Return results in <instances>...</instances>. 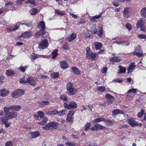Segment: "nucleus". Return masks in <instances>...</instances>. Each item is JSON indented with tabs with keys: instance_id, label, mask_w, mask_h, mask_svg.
Here are the masks:
<instances>
[{
	"instance_id": "50",
	"label": "nucleus",
	"mask_w": 146,
	"mask_h": 146,
	"mask_svg": "<svg viewBox=\"0 0 146 146\" xmlns=\"http://www.w3.org/2000/svg\"><path fill=\"white\" fill-rule=\"evenodd\" d=\"M25 78H21L20 80V82L21 84L28 83V81H27V78L25 80L24 79Z\"/></svg>"
},
{
	"instance_id": "23",
	"label": "nucleus",
	"mask_w": 146,
	"mask_h": 146,
	"mask_svg": "<svg viewBox=\"0 0 146 146\" xmlns=\"http://www.w3.org/2000/svg\"><path fill=\"white\" fill-rule=\"evenodd\" d=\"M9 93L8 91L4 89L0 90V95L3 97L5 96Z\"/></svg>"
},
{
	"instance_id": "53",
	"label": "nucleus",
	"mask_w": 146,
	"mask_h": 146,
	"mask_svg": "<svg viewBox=\"0 0 146 146\" xmlns=\"http://www.w3.org/2000/svg\"><path fill=\"white\" fill-rule=\"evenodd\" d=\"M9 119V118H8L7 116V117H3L2 119V121L4 123H5L7 122Z\"/></svg>"
},
{
	"instance_id": "6",
	"label": "nucleus",
	"mask_w": 146,
	"mask_h": 146,
	"mask_svg": "<svg viewBox=\"0 0 146 146\" xmlns=\"http://www.w3.org/2000/svg\"><path fill=\"white\" fill-rule=\"evenodd\" d=\"M106 127L99 124H95L92 127L90 128V130L92 131H97L98 129L104 130L105 129Z\"/></svg>"
},
{
	"instance_id": "33",
	"label": "nucleus",
	"mask_w": 146,
	"mask_h": 146,
	"mask_svg": "<svg viewBox=\"0 0 146 146\" xmlns=\"http://www.w3.org/2000/svg\"><path fill=\"white\" fill-rule=\"evenodd\" d=\"M38 12V10L36 8H33L30 10V13L32 15H35Z\"/></svg>"
},
{
	"instance_id": "38",
	"label": "nucleus",
	"mask_w": 146,
	"mask_h": 146,
	"mask_svg": "<svg viewBox=\"0 0 146 146\" xmlns=\"http://www.w3.org/2000/svg\"><path fill=\"white\" fill-rule=\"evenodd\" d=\"M119 73H122L125 72L126 68H125L121 66H119Z\"/></svg>"
},
{
	"instance_id": "8",
	"label": "nucleus",
	"mask_w": 146,
	"mask_h": 146,
	"mask_svg": "<svg viewBox=\"0 0 146 146\" xmlns=\"http://www.w3.org/2000/svg\"><path fill=\"white\" fill-rule=\"evenodd\" d=\"M27 81L28 83L32 86H34L36 84V79L35 78L32 77H29L27 78Z\"/></svg>"
},
{
	"instance_id": "13",
	"label": "nucleus",
	"mask_w": 146,
	"mask_h": 146,
	"mask_svg": "<svg viewBox=\"0 0 146 146\" xmlns=\"http://www.w3.org/2000/svg\"><path fill=\"white\" fill-rule=\"evenodd\" d=\"M130 9V8L129 7H126L124 9L123 11V15L125 17L127 18L129 17V11Z\"/></svg>"
},
{
	"instance_id": "52",
	"label": "nucleus",
	"mask_w": 146,
	"mask_h": 146,
	"mask_svg": "<svg viewBox=\"0 0 146 146\" xmlns=\"http://www.w3.org/2000/svg\"><path fill=\"white\" fill-rule=\"evenodd\" d=\"M60 98L61 100H63L64 101H67V99L66 96L64 95H61Z\"/></svg>"
},
{
	"instance_id": "57",
	"label": "nucleus",
	"mask_w": 146,
	"mask_h": 146,
	"mask_svg": "<svg viewBox=\"0 0 146 146\" xmlns=\"http://www.w3.org/2000/svg\"><path fill=\"white\" fill-rule=\"evenodd\" d=\"M129 44V43L127 41L122 42L121 45L122 46H127Z\"/></svg>"
},
{
	"instance_id": "22",
	"label": "nucleus",
	"mask_w": 146,
	"mask_h": 146,
	"mask_svg": "<svg viewBox=\"0 0 146 146\" xmlns=\"http://www.w3.org/2000/svg\"><path fill=\"white\" fill-rule=\"evenodd\" d=\"M94 44L96 49L97 50H100L102 46V44L101 43L97 42H95L94 43Z\"/></svg>"
},
{
	"instance_id": "59",
	"label": "nucleus",
	"mask_w": 146,
	"mask_h": 146,
	"mask_svg": "<svg viewBox=\"0 0 146 146\" xmlns=\"http://www.w3.org/2000/svg\"><path fill=\"white\" fill-rule=\"evenodd\" d=\"M69 46L66 43L63 46V48L64 49H67L69 48Z\"/></svg>"
},
{
	"instance_id": "39",
	"label": "nucleus",
	"mask_w": 146,
	"mask_h": 146,
	"mask_svg": "<svg viewBox=\"0 0 146 146\" xmlns=\"http://www.w3.org/2000/svg\"><path fill=\"white\" fill-rule=\"evenodd\" d=\"M14 74V72L11 70H7L6 71V74L8 76H11Z\"/></svg>"
},
{
	"instance_id": "58",
	"label": "nucleus",
	"mask_w": 146,
	"mask_h": 146,
	"mask_svg": "<svg viewBox=\"0 0 146 146\" xmlns=\"http://www.w3.org/2000/svg\"><path fill=\"white\" fill-rule=\"evenodd\" d=\"M50 115H55L58 114V111L57 110H55L53 111H51Z\"/></svg>"
},
{
	"instance_id": "31",
	"label": "nucleus",
	"mask_w": 146,
	"mask_h": 146,
	"mask_svg": "<svg viewBox=\"0 0 146 146\" xmlns=\"http://www.w3.org/2000/svg\"><path fill=\"white\" fill-rule=\"evenodd\" d=\"M105 121V119L103 117L98 118L94 119L93 121V122L94 123H98L101 121Z\"/></svg>"
},
{
	"instance_id": "4",
	"label": "nucleus",
	"mask_w": 146,
	"mask_h": 146,
	"mask_svg": "<svg viewBox=\"0 0 146 146\" xmlns=\"http://www.w3.org/2000/svg\"><path fill=\"white\" fill-rule=\"evenodd\" d=\"M127 121L132 127H135L137 126H140L142 125V123H139L135 121L134 118L132 117L129 118L127 119Z\"/></svg>"
},
{
	"instance_id": "37",
	"label": "nucleus",
	"mask_w": 146,
	"mask_h": 146,
	"mask_svg": "<svg viewBox=\"0 0 146 146\" xmlns=\"http://www.w3.org/2000/svg\"><path fill=\"white\" fill-rule=\"evenodd\" d=\"M139 52H134L133 53V55H136L138 57H140L143 55L142 51H141V52H140V53Z\"/></svg>"
},
{
	"instance_id": "7",
	"label": "nucleus",
	"mask_w": 146,
	"mask_h": 146,
	"mask_svg": "<svg viewBox=\"0 0 146 146\" xmlns=\"http://www.w3.org/2000/svg\"><path fill=\"white\" fill-rule=\"evenodd\" d=\"M24 94V91L21 90H16L12 93V96L13 98H18L23 95Z\"/></svg>"
},
{
	"instance_id": "27",
	"label": "nucleus",
	"mask_w": 146,
	"mask_h": 146,
	"mask_svg": "<svg viewBox=\"0 0 146 146\" xmlns=\"http://www.w3.org/2000/svg\"><path fill=\"white\" fill-rule=\"evenodd\" d=\"M140 14L142 17L146 18V7H144L141 9L140 11Z\"/></svg>"
},
{
	"instance_id": "16",
	"label": "nucleus",
	"mask_w": 146,
	"mask_h": 146,
	"mask_svg": "<svg viewBox=\"0 0 146 146\" xmlns=\"http://www.w3.org/2000/svg\"><path fill=\"white\" fill-rule=\"evenodd\" d=\"M45 56L43 55H39L36 54H33L30 56V58L32 60H35L37 58H38L40 57L45 58Z\"/></svg>"
},
{
	"instance_id": "5",
	"label": "nucleus",
	"mask_w": 146,
	"mask_h": 146,
	"mask_svg": "<svg viewBox=\"0 0 146 146\" xmlns=\"http://www.w3.org/2000/svg\"><path fill=\"white\" fill-rule=\"evenodd\" d=\"M48 44L46 40L44 39L41 41L39 43L38 48L40 49H44L47 47Z\"/></svg>"
},
{
	"instance_id": "62",
	"label": "nucleus",
	"mask_w": 146,
	"mask_h": 146,
	"mask_svg": "<svg viewBox=\"0 0 146 146\" xmlns=\"http://www.w3.org/2000/svg\"><path fill=\"white\" fill-rule=\"evenodd\" d=\"M92 33L93 34H95L97 32V30L96 27H93L91 30Z\"/></svg>"
},
{
	"instance_id": "10",
	"label": "nucleus",
	"mask_w": 146,
	"mask_h": 146,
	"mask_svg": "<svg viewBox=\"0 0 146 146\" xmlns=\"http://www.w3.org/2000/svg\"><path fill=\"white\" fill-rule=\"evenodd\" d=\"M105 97L107 99L109 100V101L107 102V105L112 104V102L114 100V97L109 94H107L105 96Z\"/></svg>"
},
{
	"instance_id": "26",
	"label": "nucleus",
	"mask_w": 146,
	"mask_h": 146,
	"mask_svg": "<svg viewBox=\"0 0 146 146\" xmlns=\"http://www.w3.org/2000/svg\"><path fill=\"white\" fill-rule=\"evenodd\" d=\"M30 134L33 138H36L39 136V133L38 132H31Z\"/></svg>"
},
{
	"instance_id": "25",
	"label": "nucleus",
	"mask_w": 146,
	"mask_h": 146,
	"mask_svg": "<svg viewBox=\"0 0 146 146\" xmlns=\"http://www.w3.org/2000/svg\"><path fill=\"white\" fill-rule=\"evenodd\" d=\"M72 69L74 73L76 75L79 74L80 73V72L76 67H73L72 68Z\"/></svg>"
},
{
	"instance_id": "35",
	"label": "nucleus",
	"mask_w": 146,
	"mask_h": 146,
	"mask_svg": "<svg viewBox=\"0 0 146 146\" xmlns=\"http://www.w3.org/2000/svg\"><path fill=\"white\" fill-rule=\"evenodd\" d=\"M73 118L72 116H70L69 115H67V117L66 119V121L68 122H73Z\"/></svg>"
},
{
	"instance_id": "63",
	"label": "nucleus",
	"mask_w": 146,
	"mask_h": 146,
	"mask_svg": "<svg viewBox=\"0 0 146 146\" xmlns=\"http://www.w3.org/2000/svg\"><path fill=\"white\" fill-rule=\"evenodd\" d=\"M23 1L22 0H17L16 1V3L18 5H21Z\"/></svg>"
},
{
	"instance_id": "43",
	"label": "nucleus",
	"mask_w": 146,
	"mask_h": 146,
	"mask_svg": "<svg viewBox=\"0 0 146 146\" xmlns=\"http://www.w3.org/2000/svg\"><path fill=\"white\" fill-rule=\"evenodd\" d=\"M59 74L58 72H56L53 73L50 76L53 78H58L59 76Z\"/></svg>"
},
{
	"instance_id": "28",
	"label": "nucleus",
	"mask_w": 146,
	"mask_h": 146,
	"mask_svg": "<svg viewBox=\"0 0 146 146\" xmlns=\"http://www.w3.org/2000/svg\"><path fill=\"white\" fill-rule=\"evenodd\" d=\"M103 28L102 27H100L98 28V31L97 33V35L98 36L102 37L103 35Z\"/></svg>"
},
{
	"instance_id": "56",
	"label": "nucleus",
	"mask_w": 146,
	"mask_h": 146,
	"mask_svg": "<svg viewBox=\"0 0 146 146\" xmlns=\"http://www.w3.org/2000/svg\"><path fill=\"white\" fill-rule=\"evenodd\" d=\"M38 114L39 116L41 118H43L44 116V114L43 112L42 111H39L38 112Z\"/></svg>"
},
{
	"instance_id": "60",
	"label": "nucleus",
	"mask_w": 146,
	"mask_h": 146,
	"mask_svg": "<svg viewBox=\"0 0 146 146\" xmlns=\"http://www.w3.org/2000/svg\"><path fill=\"white\" fill-rule=\"evenodd\" d=\"M14 56H13L10 54H9L7 56L6 58V59L7 60H9L11 59L12 58L14 57Z\"/></svg>"
},
{
	"instance_id": "17",
	"label": "nucleus",
	"mask_w": 146,
	"mask_h": 146,
	"mask_svg": "<svg viewBox=\"0 0 146 146\" xmlns=\"http://www.w3.org/2000/svg\"><path fill=\"white\" fill-rule=\"evenodd\" d=\"M32 34L31 33L29 32H25L20 36V37H23L24 38H28L31 37L32 35Z\"/></svg>"
},
{
	"instance_id": "3",
	"label": "nucleus",
	"mask_w": 146,
	"mask_h": 146,
	"mask_svg": "<svg viewBox=\"0 0 146 146\" xmlns=\"http://www.w3.org/2000/svg\"><path fill=\"white\" fill-rule=\"evenodd\" d=\"M64 106L66 109H70L71 108H76L77 107V105L74 102L71 101L70 102H68V104L65 102H64Z\"/></svg>"
},
{
	"instance_id": "34",
	"label": "nucleus",
	"mask_w": 146,
	"mask_h": 146,
	"mask_svg": "<svg viewBox=\"0 0 146 146\" xmlns=\"http://www.w3.org/2000/svg\"><path fill=\"white\" fill-rule=\"evenodd\" d=\"M11 108L13 110H15L18 111H19L21 109V107L19 106H13Z\"/></svg>"
},
{
	"instance_id": "32",
	"label": "nucleus",
	"mask_w": 146,
	"mask_h": 146,
	"mask_svg": "<svg viewBox=\"0 0 146 146\" xmlns=\"http://www.w3.org/2000/svg\"><path fill=\"white\" fill-rule=\"evenodd\" d=\"M18 25L19 24H21L22 25H25L27 27H30L32 26V24L31 23V22L30 21L29 22L27 23H17Z\"/></svg>"
},
{
	"instance_id": "14",
	"label": "nucleus",
	"mask_w": 146,
	"mask_h": 146,
	"mask_svg": "<svg viewBox=\"0 0 146 146\" xmlns=\"http://www.w3.org/2000/svg\"><path fill=\"white\" fill-rule=\"evenodd\" d=\"M8 114V118L9 119L15 118L17 115V113L14 111L9 112Z\"/></svg>"
},
{
	"instance_id": "48",
	"label": "nucleus",
	"mask_w": 146,
	"mask_h": 146,
	"mask_svg": "<svg viewBox=\"0 0 146 146\" xmlns=\"http://www.w3.org/2000/svg\"><path fill=\"white\" fill-rule=\"evenodd\" d=\"M65 143L68 146H75V143L74 142H65Z\"/></svg>"
},
{
	"instance_id": "51",
	"label": "nucleus",
	"mask_w": 146,
	"mask_h": 146,
	"mask_svg": "<svg viewBox=\"0 0 146 146\" xmlns=\"http://www.w3.org/2000/svg\"><path fill=\"white\" fill-rule=\"evenodd\" d=\"M66 114V110H63L58 111V114L60 115H62Z\"/></svg>"
},
{
	"instance_id": "2",
	"label": "nucleus",
	"mask_w": 146,
	"mask_h": 146,
	"mask_svg": "<svg viewBox=\"0 0 146 146\" xmlns=\"http://www.w3.org/2000/svg\"><path fill=\"white\" fill-rule=\"evenodd\" d=\"M66 88L67 89V93L68 94L70 95H73L76 94L78 90L72 87V84L71 83L69 82L66 85Z\"/></svg>"
},
{
	"instance_id": "46",
	"label": "nucleus",
	"mask_w": 146,
	"mask_h": 146,
	"mask_svg": "<svg viewBox=\"0 0 146 146\" xmlns=\"http://www.w3.org/2000/svg\"><path fill=\"white\" fill-rule=\"evenodd\" d=\"M91 125V124L90 123H87L85 126V130L86 131L90 129Z\"/></svg>"
},
{
	"instance_id": "44",
	"label": "nucleus",
	"mask_w": 146,
	"mask_h": 146,
	"mask_svg": "<svg viewBox=\"0 0 146 146\" xmlns=\"http://www.w3.org/2000/svg\"><path fill=\"white\" fill-rule=\"evenodd\" d=\"M142 51L141 46L140 45H138L135 47L134 52H141V51Z\"/></svg>"
},
{
	"instance_id": "36",
	"label": "nucleus",
	"mask_w": 146,
	"mask_h": 146,
	"mask_svg": "<svg viewBox=\"0 0 146 146\" xmlns=\"http://www.w3.org/2000/svg\"><path fill=\"white\" fill-rule=\"evenodd\" d=\"M104 122V123L106 124V125L107 126H111L113 124V123L110 120H106L105 119V121Z\"/></svg>"
},
{
	"instance_id": "30",
	"label": "nucleus",
	"mask_w": 146,
	"mask_h": 146,
	"mask_svg": "<svg viewBox=\"0 0 146 146\" xmlns=\"http://www.w3.org/2000/svg\"><path fill=\"white\" fill-rule=\"evenodd\" d=\"M11 108H12V106H10L9 107H5L4 108V111H5L6 115L8 114V112L9 111L11 110H13Z\"/></svg>"
},
{
	"instance_id": "61",
	"label": "nucleus",
	"mask_w": 146,
	"mask_h": 146,
	"mask_svg": "<svg viewBox=\"0 0 146 146\" xmlns=\"http://www.w3.org/2000/svg\"><path fill=\"white\" fill-rule=\"evenodd\" d=\"M14 4V3L12 1H9L5 4V6H8Z\"/></svg>"
},
{
	"instance_id": "45",
	"label": "nucleus",
	"mask_w": 146,
	"mask_h": 146,
	"mask_svg": "<svg viewBox=\"0 0 146 146\" xmlns=\"http://www.w3.org/2000/svg\"><path fill=\"white\" fill-rule=\"evenodd\" d=\"M137 89H132L129 90L127 93L129 94L131 93L133 94H136L137 93Z\"/></svg>"
},
{
	"instance_id": "20",
	"label": "nucleus",
	"mask_w": 146,
	"mask_h": 146,
	"mask_svg": "<svg viewBox=\"0 0 146 146\" xmlns=\"http://www.w3.org/2000/svg\"><path fill=\"white\" fill-rule=\"evenodd\" d=\"M38 28L41 29H46L45 23L44 21L40 22L37 26Z\"/></svg>"
},
{
	"instance_id": "24",
	"label": "nucleus",
	"mask_w": 146,
	"mask_h": 146,
	"mask_svg": "<svg viewBox=\"0 0 146 146\" xmlns=\"http://www.w3.org/2000/svg\"><path fill=\"white\" fill-rule=\"evenodd\" d=\"M110 61L111 62H118L121 61V59L119 57L115 56L113 57L110 58Z\"/></svg>"
},
{
	"instance_id": "18",
	"label": "nucleus",
	"mask_w": 146,
	"mask_h": 146,
	"mask_svg": "<svg viewBox=\"0 0 146 146\" xmlns=\"http://www.w3.org/2000/svg\"><path fill=\"white\" fill-rule=\"evenodd\" d=\"M46 33L45 29H41L39 31L36 33L35 35L37 37H38L40 36H43Z\"/></svg>"
},
{
	"instance_id": "29",
	"label": "nucleus",
	"mask_w": 146,
	"mask_h": 146,
	"mask_svg": "<svg viewBox=\"0 0 146 146\" xmlns=\"http://www.w3.org/2000/svg\"><path fill=\"white\" fill-rule=\"evenodd\" d=\"M38 103L41 107H43L45 105H48L49 104V102L47 101H44L41 102H38Z\"/></svg>"
},
{
	"instance_id": "64",
	"label": "nucleus",
	"mask_w": 146,
	"mask_h": 146,
	"mask_svg": "<svg viewBox=\"0 0 146 146\" xmlns=\"http://www.w3.org/2000/svg\"><path fill=\"white\" fill-rule=\"evenodd\" d=\"M74 111L73 110H70L69 111V113L68 114V115H69L70 116H72L74 115Z\"/></svg>"
},
{
	"instance_id": "41",
	"label": "nucleus",
	"mask_w": 146,
	"mask_h": 146,
	"mask_svg": "<svg viewBox=\"0 0 146 146\" xmlns=\"http://www.w3.org/2000/svg\"><path fill=\"white\" fill-rule=\"evenodd\" d=\"M26 4L30 3L34 6L36 5V3L35 2L34 0H28L25 2Z\"/></svg>"
},
{
	"instance_id": "11",
	"label": "nucleus",
	"mask_w": 146,
	"mask_h": 146,
	"mask_svg": "<svg viewBox=\"0 0 146 146\" xmlns=\"http://www.w3.org/2000/svg\"><path fill=\"white\" fill-rule=\"evenodd\" d=\"M145 23V20L144 18H141L139 19L136 24L137 27V28L144 25Z\"/></svg>"
},
{
	"instance_id": "1",
	"label": "nucleus",
	"mask_w": 146,
	"mask_h": 146,
	"mask_svg": "<svg viewBox=\"0 0 146 146\" xmlns=\"http://www.w3.org/2000/svg\"><path fill=\"white\" fill-rule=\"evenodd\" d=\"M58 126V123L52 121L49 122L46 126L43 127L42 128L45 130H52L56 129Z\"/></svg>"
},
{
	"instance_id": "55",
	"label": "nucleus",
	"mask_w": 146,
	"mask_h": 146,
	"mask_svg": "<svg viewBox=\"0 0 146 146\" xmlns=\"http://www.w3.org/2000/svg\"><path fill=\"white\" fill-rule=\"evenodd\" d=\"M13 145V143L11 141H8L5 144V146H12Z\"/></svg>"
},
{
	"instance_id": "47",
	"label": "nucleus",
	"mask_w": 146,
	"mask_h": 146,
	"mask_svg": "<svg viewBox=\"0 0 146 146\" xmlns=\"http://www.w3.org/2000/svg\"><path fill=\"white\" fill-rule=\"evenodd\" d=\"M99 90V91L104 92L105 91V88L104 86H98L97 88Z\"/></svg>"
},
{
	"instance_id": "42",
	"label": "nucleus",
	"mask_w": 146,
	"mask_h": 146,
	"mask_svg": "<svg viewBox=\"0 0 146 146\" xmlns=\"http://www.w3.org/2000/svg\"><path fill=\"white\" fill-rule=\"evenodd\" d=\"M58 50L56 49L52 53V58H55L56 56L58 55Z\"/></svg>"
},
{
	"instance_id": "12",
	"label": "nucleus",
	"mask_w": 146,
	"mask_h": 146,
	"mask_svg": "<svg viewBox=\"0 0 146 146\" xmlns=\"http://www.w3.org/2000/svg\"><path fill=\"white\" fill-rule=\"evenodd\" d=\"M76 34L74 33H72L68 35L67 37V40L70 42L74 40L76 38Z\"/></svg>"
},
{
	"instance_id": "49",
	"label": "nucleus",
	"mask_w": 146,
	"mask_h": 146,
	"mask_svg": "<svg viewBox=\"0 0 146 146\" xmlns=\"http://www.w3.org/2000/svg\"><path fill=\"white\" fill-rule=\"evenodd\" d=\"M137 36L140 38L142 39H145L146 40V35L139 34Z\"/></svg>"
},
{
	"instance_id": "19",
	"label": "nucleus",
	"mask_w": 146,
	"mask_h": 146,
	"mask_svg": "<svg viewBox=\"0 0 146 146\" xmlns=\"http://www.w3.org/2000/svg\"><path fill=\"white\" fill-rule=\"evenodd\" d=\"M112 113L115 115L120 113L124 114V112L120 110L117 109L113 110L112 111Z\"/></svg>"
},
{
	"instance_id": "54",
	"label": "nucleus",
	"mask_w": 146,
	"mask_h": 146,
	"mask_svg": "<svg viewBox=\"0 0 146 146\" xmlns=\"http://www.w3.org/2000/svg\"><path fill=\"white\" fill-rule=\"evenodd\" d=\"M126 28L129 31L130 30L132 29V26L131 24L130 23H127L126 25Z\"/></svg>"
},
{
	"instance_id": "9",
	"label": "nucleus",
	"mask_w": 146,
	"mask_h": 146,
	"mask_svg": "<svg viewBox=\"0 0 146 146\" xmlns=\"http://www.w3.org/2000/svg\"><path fill=\"white\" fill-rule=\"evenodd\" d=\"M86 57L88 59L92 60H95L96 58V54L92 52H90L86 54Z\"/></svg>"
},
{
	"instance_id": "15",
	"label": "nucleus",
	"mask_w": 146,
	"mask_h": 146,
	"mask_svg": "<svg viewBox=\"0 0 146 146\" xmlns=\"http://www.w3.org/2000/svg\"><path fill=\"white\" fill-rule=\"evenodd\" d=\"M60 65L61 67L63 69H66L68 67V65L65 61H62L60 63Z\"/></svg>"
},
{
	"instance_id": "21",
	"label": "nucleus",
	"mask_w": 146,
	"mask_h": 146,
	"mask_svg": "<svg viewBox=\"0 0 146 146\" xmlns=\"http://www.w3.org/2000/svg\"><path fill=\"white\" fill-rule=\"evenodd\" d=\"M136 66L135 64V63H131L129 66L128 69V73H129L132 72Z\"/></svg>"
},
{
	"instance_id": "40",
	"label": "nucleus",
	"mask_w": 146,
	"mask_h": 146,
	"mask_svg": "<svg viewBox=\"0 0 146 146\" xmlns=\"http://www.w3.org/2000/svg\"><path fill=\"white\" fill-rule=\"evenodd\" d=\"M28 67L29 66L28 65H26L25 66H21L19 67V69L21 72H24Z\"/></svg>"
}]
</instances>
